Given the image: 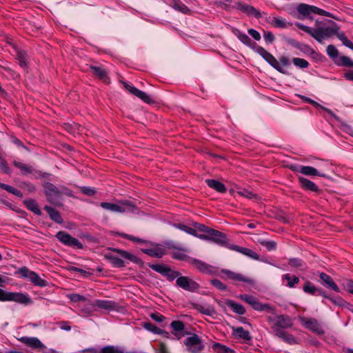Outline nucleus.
I'll list each match as a JSON object with an SVG mask.
<instances>
[{
	"label": "nucleus",
	"instance_id": "2",
	"mask_svg": "<svg viewBox=\"0 0 353 353\" xmlns=\"http://www.w3.org/2000/svg\"><path fill=\"white\" fill-rule=\"evenodd\" d=\"M296 26L298 27L300 30L304 31L305 32L309 34L311 37H312L314 39H316L319 43H322L323 39H327L332 35L337 33L339 30V27L336 24H334L332 27L327 28H318L316 29H312L308 26L303 25L300 23H296Z\"/></svg>",
	"mask_w": 353,
	"mask_h": 353
},
{
	"label": "nucleus",
	"instance_id": "30",
	"mask_svg": "<svg viewBox=\"0 0 353 353\" xmlns=\"http://www.w3.org/2000/svg\"><path fill=\"white\" fill-rule=\"evenodd\" d=\"M193 307L198 310L199 312L208 316H212L215 313V310L212 306L205 307L201 304L194 303Z\"/></svg>",
	"mask_w": 353,
	"mask_h": 353
},
{
	"label": "nucleus",
	"instance_id": "58",
	"mask_svg": "<svg viewBox=\"0 0 353 353\" xmlns=\"http://www.w3.org/2000/svg\"><path fill=\"white\" fill-rule=\"evenodd\" d=\"M17 272L22 277L30 279V277L31 276V274L33 273V271L30 270L26 267H22V268L19 269Z\"/></svg>",
	"mask_w": 353,
	"mask_h": 353
},
{
	"label": "nucleus",
	"instance_id": "19",
	"mask_svg": "<svg viewBox=\"0 0 353 353\" xmlns=\"http://www.w3.org/2000/svg\"><path fill=\"white\" fill-rule=\"evenodd\" d=\"M190 263L194 265L199 271L203 273H212L213 267L199 259H192Z\"/></svg>",
	"mask_w": 353,
	"mask_h": 353
},
{
	"label": "nucleus",
	"instance_id": "42",
	"mask_svg": "<svg viewBox=\"0 0 353 353\" xmlns=\"http://www.w3.org/2000/svg\"><path fill=\"white\" fill-rule=\"evenodd\" d=\"M148 267L163 276H164L168 268V266L165 264H148Z\"/></svg>",
	"mask_w": 353,
	"mask_h": 353
},
{
	"label": "nucleus",
	"instance_id": "15",
	"mask_svg": "<svg viewBox=\"0 0 353 353\" xmlns=\"http://www.w3.org/2000/svg\"><path fill=\"white\" fill-rule=\"evenodd\" d=\"M13 47L16 52V59L18 60L20 67L26 69L29 64L28 54L26 51L17 48L15 46H13Z\"/></svg>",
	"mask_w": 353,
	"mask_h": 353
},
{
	"label": "nucleus",
	"instance_id": "26",
	"mask_svg": "<svg viewBox=\"0 0 353 353\" xmlns=\"http://www.w3.org/2000/svg\"><path fill=\"white\" fill-rule=\"evenodd\" d=\"M25 206L33 213L37 215H41L42 212L37 201L34 199H27L23 201Z\"/></svg>",
	"mask_w": 353,
	"mask_h": 353
},
{
	"label": "nucleus",
	"instance_id": "1",
	"mask_svg": "<svg viewBox=\"0 0 353 353\" xmlns=\"http://www.w3.org/2000/svg\"><path fill=\"white\" fill-rule=\"evenodd\" d=\"M293 325L292 319L286 314H281L274 318V323L271 326V330L274 336L280 338L286 343L294 345L297 340L291 334L284 331V329L292 327Z\"/></svg>",
	"mask_w": 353,
	"mask_h": 353
},
{
	"label": "nucleus",
	"instance_id": "5",
	"mask_svg": "<svg viewBox=\"0 0 353 353\" xmlns=\"http://www.w3.org/2000/svg\"><path fill=\"white\" fill-rule=\"evenodd\" d=\"M198 238L202 240L211 241L221 245H225L228 243L226 235L214 229L210 228L207 234H199Z\"/></svg>",
	"mask_w": 353,
	"mask_h": 353
},
{
	"label": "nucleus",
	"instance_id": "13",
	"mask_svg": "<svg viewBox=\"0 0 353 353\" xmlns=\"http://www.w3.org/2000/svg\"><path fill=\"white\" fill-rule=\"evenodd\" d=\"M221 272L228 278L234 281H242L249 284H252L253 283L252 279L245 277L241 274L236 273L229 270H222Z\"/></svg>",
	"mask_w": 353,
	"mask_h": 353
},
{
	"label": "nucleus",
	"instance_id": "34",
	"mask_svg": "<svg viewBox=\"0 0 353 353\" xmlns=\"http://www.w3.org/2000/svg\"><path fill=\"white\" fill-rule=\"evenodd\" d=\"M172 6L176 10H178L183 14H189L190 9L179 0H174L172 3Z\"/></svg>",
	"mask_w": 353,
	"mask_h": 353
},
{
	"label": "nucleus",
	"instance_id": "33",
	"mask_svg": "<svg viewBox=\"0 0 353 353\" xmlns=\"http://www.w3.org/2000/svg\"><path fill=\"white\" fill-rule=\"evenodd\" d=\"M212 348L216 353H234L232 349L219 343H214Z\"/></svg>",
	"mask_w": 353,
	"mask_h": 353
},
{
	"label": "nucleus",
	"instance_id": "51",
	"mask_svg": "<svg viewBox=\"0 0 353 353\" xmlns=\"http://www.w3.org/2000/svg\"><path fill=\"white\" fill-rule=\"evenodd\" d=\"M239 298L241 300L246 302L248 304L250 305L252 307H253V304H254L255 301H256V299L254 296L248 294H241L239 295Z\"/></svg>",
	"mask_w": 353,
	"mask_h": 353
},
{
	"label": "nucleus",
	"instance_id": "52",
	"mask_svg": "<svg viewBox=\"0 0 353 353\" xmlns=\"http://www.w3.org/2000/svg\"><path fill=\"white\" fill-rule=\"evenodd\" d=\"M292 62L296 66L301 68H306L309 65V63L305 59L301 58H294Z\"/></svg>",
	"mask_w": 353,
	"mask_h": 353
},
{
	"label": "nucleus",
	"instance_id": "48",
	"mask_svg": "<svg viewBox=\"0 0 353 353\" xmlns=\"http://www.w3.org/2000/svg\"><path fill=\"white\" fill-rule=\"evenodd\" d=\"M288 264L294 268L301 269L305 265V263L303 260L298 258H291L288 261Z\"/></svg>",
	"mask_w": 353,
	"mask_h": 353
},
{
	"label": "nucleus",
	"instance_id": "29",
	"mask_svg": "<svg viewBox=\"0 0 353 353\" xmlns=\"http://www.w3.org/2000/svg\"><path fill=\"white\" fill-rule=\"evenodd\" d=\"M234 334L238 338L244 339L245 341L251 340L252 337L248 330H244L243 327H238L233 329Z\"/></svg>",
	"mask_w": 353,
	"mask_h": 353
},
{
	"label": "nucleus",
	"instance_id": "37",
	"mask_svg": "<svg viewBox=\"0 0 353 353\" xmlns=\"http://www.w3.org/2000/svg\"><path fill=\"white\" fill-rule=\"evenodd\" d=\"M0 188L3 190H6L7 192L14 194L18 197H23V193L18 189L14 188L13 186L6 185L5 183L0 182Z\"/></svg>",
	"mask_w": 353,
	"mask_h": 353
},
{
	"label": "nucleus",
	"instance_id": "50",
	"mask_svg": "<svg viewBox=\"0 0 353 353\" xmlns=\"http://www.w3.org/2000/svg\"><path fill=\"white\" fill-rule=\"evenodd\" d=\"M270 23L272 26L276 28H285L287 27V23L283 19H279L278 17H274Z\"/></svg>",
	"mask_w": 353,
	"mask_h": 353
},
{
	"label": "nucleus",
	"instance_id": "28",
	"mask_svg": "<svg viewBox=\"0 0 353 353\" xmlns=\"http://www.w3.org/2000/svg\"><path fill=\"white\" fill-rule=\"evenodd\" d=\"M112 250L114 252L118 253L122 258L126 259L130 261L138 263L139 259L134 255L129 253L128 252L118 249V248H112Z\"/></svg>",
	"mask_w": 353,
	"mask_h": 353
},
{
	"label": "nucleus",
	"instance_id": "14",
	"mask_svg": "<svg viewBox=\"0 0 353 353\" xmlns=\"http://www.w3.org/2000/svg\"><path fill=\"white\" fill-rule=\"evenodd\" d=\"M19 341L33 349L41 350L44 347L43 344L36 337L23 336Z\"/></svg>",
	"mask_w": 353,
	"mask_h": 353
},
{
	"label": "nucleus",
	"instance_id": "27",
	"mask_svg": "<svg viewBox=\"0 0 353 353\" xmlns=\"http://www.w3.org/2000/svg\"><path fill=\"white\" fill-rule=\"evenodd\" d=\"M225 304L238 314L243 315L246 312L245 307L241 304L237 303L232 300H227Z\"/></svg>",
	"mask_w": 353,
	"mask_h": 353
},
{
	"label": "nucleus",
	"instance_id": "60",
	"mask_svg": "<svg viewBox=\"0 0 353 353\" xmlns=\"http://www.w3.org/2000/svg\"><path fill=\"white\" fill-rule=\"evenodd\" d=\"M0 169L3 173L10 174V169L8 167L6 160L3 157L0 159Z\"/></svg>",
	"mask_w": 353,
	"mask_h": 353
},
{
	"label": "nucleus",
	"instance_id": "22",
	"mask_svg": "<svg viewBox=\"0 0 353 353\" xmlns=\"http://www.w3.org/2000/svg\"><path fill=\"white\" fill-rule=\"evenodd\" d=\"M90 68L92 70L93 74L99 79L105 83L109 82V77L105 69L94 65H90Z\"/></svg>",
	"mask_w": 353,
	"mask_h": 353
},
{
	"label": "nucleus",
	"instance_id": "43",
	"mask_svg": "<svg viewBox=\"0 0 353 353\" xmlns=\"http://www.w3.org/2000/svg\"><path fill=\"white\" fill-rule=\"evenodd\" d=\"M236 35L238 39L246 46L252 47V46L256 45L255 43L252 42V40L247 34L238 31V34Z\"/></svg>",
	"mask_w": 353,
	"mask_h": 353
},
{
	"label": "nucleus",
	"instance_id": "3",
	"mask_svg": "<svg viewBox=\"0 0 353 353\" xmlns=\"http://www.w3.org/2000/svg\"><path fill=\"white\" fill-rule=\"evenodd\" d=\"M43 186L48 201L55 205L61 206L62 205L61 200L63 193H65L68 196L72 195L70 191L64 186H62L59 190L50 182H46Z\"/></svg>",
	"mask_w": 353,
	"mask_h": 353
},
{
	"label": "nucleus",
	"instance_id": "57",
	"mask_svg": "<svg viewBox=\"0 0 353 353\" xmlns=\"http://www.w3.org/2000/svg\"><path fill=\"white\" fill-rule=\"evenodd\" d=\"M327 53L331 58H336L339 55V51L333 45H329L327 47Z\"/></svg>",
	"mask_w": 353,
	"mask_h": 353
},
{
	"label": "nucleus",
	"instance_id": "20",
	"mask_svg": "<svg viewBox=\"0 0 353 353\" xmlns=\"http://www.w3.org/2000/svg\"><path fill=\"white\" fill-rule=\"evenodd\" d=\"M321 280L323 281V285L327 288H330L336 292H339L340 290L338 285L335 283L332 278L326 273L321 272L319 274Z\"/></svg>",
	"mask_w": 353,
	"mask_h": 353
},
{
	"label": "nucleus",
	"instance_id": "46",
	"mask_svg": "<svg viewBox=\"0 0 353 353\" xmlns=\"http://www.w3.org/2000/svg\"><path fill=\"white\" fill-rule=\"evenodd\" d=\"M119 236L137 243H145L147 241L125 233H117Z\"/></svg>",
	"mask_w": 353,
	"mask_h": 353
},
{
	"label": "nucleus",
	"instance_id": "36",
	"mask_svg": "<svg viewBox=\"0 0 353 353\" xmlns=\"http://www.w3.org/2000/svg\"><path fill=\"white\" fill-rule=\"evenodd\" d=\"M30 281L34 283L35 285L39 286V287H46L47 285V282L44 279H42L38 274L33 272V273L31 274V276L29 279Z\"/></svg>",
	"mask_w": 353,
	"mask_h": 353
},
{
	"label": "nucleus",
	"instance_id": "18",
	"mask_svg": "<svg viewBox=\"0 0 353 353\" xmlns=\"http://www.w3.org/2000/svg\"><path fill=\"white\" fill-rule=\"evenodd\" d=\"M299 182L300 183L301 187L307 191H311L319 193L320 190L318 186L312 181L304 178L303 176H299Z\"/></svg>",
	"mask_w": 353,
	"mask_h": 353
},
{
	"label": "nucleus",
	"instance_id": "24",
	"mask_svg": "<svg viewBox=\"0 0 353 353\" xmlns=\"http://www.w3.org/2000/svg\"><path fill=\"white\" fill-rule=\"evenodd\" d=\"M205 183L210 188L215 190L216 191H217L219 192L225 193L227 191V188L225 186V185L223 183H221L217 180L206 179Z\"/></svg>",
	"mask_w": 353,
	"mask_h": 353
},
{
	"label": "nucleus",
	"instance_id": "44",
	"mask_svg": "<svg viewBox=\"0 0 353 353\" xmlns=\"http://www.w3.org/2000/svg\"><path fill=\"white\" fill-rule=\"evenodd\" d=\"M305 325L310 330L317 332L319 329V323L314 319H309L304 321Z\"/></svg>",
	"mask_w": 353,
	"mask_h": 353
},
{
	"label": "nucleus",
	"instance_id": "39",
	"mask_svg": "<svg viewBox=\"0 0 353 353\" xmlns=\"http://www.w3.org/2000/svg\"><path fill=\"white\" fill-rule=\"evenodd\" d=\"M283 279L288 281L287 286L294 288L296 284L299 283V278L296 276H291L290 274L283 275Z\"/></svg>",
	"mask_w": 353,
	"mask_h": 353
},
{
	"label": "nucleus",
	"instance_id": "59",
	"mask_svg": "<svg viewBox=\"0 0 353 353\" xmlns=\"http://www.w3.org/2000/svg\"><path fill=\"white\" fill-rule=\"evenodd\" d=\"M211 284L216 288L222 291L226 290L227 289V286L219 279H214L211 280Z\"/></svg>",
	"mask_w": 353,
	"mask_h": 353
},
{
	"label": "nucleus",
	"instance_id": "35",
	"mask_svg": "<svg viewBox=\"0 0 353 353\" xmlns=\"http://www.w3.org/2000/svg\"><path fill=\"white\" fill-rule=\"evenodd\" d=\"M105 259L110 261L114 267L116 268H123L125 266L124 261L117 256L112 254H106Z\"/></svg>",
	"mask_w": 353,
	"mask_h": 353
},
{
	"label": "nucleus",
	"instance_id": "61",
	"mask_svg": "<svg viewBox=\"0 0 353 353\" xmlns=\"http://www.w3.org/2000/svg\"><path fill=\"white\" fill-rule=\"evenodd\" d=\"M341 65L345 67L353 68V61L346 56L340 57Z\"/></svg>",
	"mask_w": 353,
	"mask_h": 353
},
{
	"label": "nucleus",
	"instance_id": "38",
	"mask_svg": "<svg viewBox=\"0 0 353 353\" xmlns=\"http://www.w3.org/2000/svg\"><path fill=\"white\" fill-rule=\"evenodd\" d=\"M174 226L182 230V231H184L185 232L189 234H191L192 236H196L198 237V236H199V234H198L196 232V230L195 229H193V228H191V227H189L185 224H183V223H177V224H175Z\"/></svg>",
	"mask_w": 353,
	"mask_h": 353
},
{
	"label": "nucleus",
	"instance_id": "41",
	"mask_svg": "<svg viewBox=\"0 0 353 353\" xmlns=\"http://www.w3.org/2000/svg\"><path fill=\"white\" fill-rule=\"evenodd\" d=\"M336 36L342 41L343 44L353 50V43L347 39L343 32H339L336 34Z\"/></svg>",
	"mask_w": 353,
	"mask_h": 353
},
{
	"label": "nucleus",
	"instance_id": "7",
	"mask_svg": "<svg viewBox=\"0 0 353 353\" xmlns=\"http://www.w3.org/2000/svg\"><path fill=\"white\" fill-rule=\"evenodd\" d=\"M297 11L299 14L303 16H308L311 13L317 14L319 15L333 17L331 13L322 10L314 6H310L305 3H301L297 7Z\"/></svg>",
	"mask_w": 353,
	"mask_h": 353
},
{
	"label": "nucleus",
	"instance_id": "6",
	"mask_svg": "<svg viewBox=\"0 0 353 353\" xmlns=\"http://www.w3.org/2000/svg\"><path fill=\"white\" fill-rule=\"evenodd\" d=\"M57 239L65 245L75 248L77 249H83L82 243L76 238L72 236L64 231H59L56 234Z\"/></svg>",
	"mask_w": 353,
	"mask_h": 353
},
{
	"label": "nucleus",
	"instance_id": "62",
	"mask_svg": "<svg viewBox=\"0 0 353 353\" xmlns=\"http://www.w3.org/2000/svg\"><path fill=\"white\" fill-rule=\"evenodd\" d=\"M330 300L336 305L345 306L347 302L341 296H337L335 297L330 296Z\"/></svg>",
	"mask_w": 353,
	"mask_h": 353
},
{
	"label": "nucleus",
	"instance_id": "11",
	"mask_svg": "<svg viewBox=\"0 0 353 353\" xmlns=\"http://www.w3.org/2000/svg\"><path fill=\"white\" fill-rule=\"evenodd\" d=\"M121 205L108 203V202H101L100 203V206L107 210H110L111 212L123 213L126 211L127 208H134V205L132 204V203L129 201H125L122 202Z\"/></svg>",
	"mask_w": 353,
	"mask_h": 353
},
{
	"label": "nucleus",
	"instance_id": "16",
	"mask_svg": "<svg viewBox=\"0 0 353 353\" xmlns=\"http://www.w3.org/2000/svg\"><path fill=\"white\" fill-rule=\"evenodd\" d=\"M170 327L172 328V333L180 339L185 335L183 333L185 330V324L181 321H173L170 323Z\"/></svg>",
	"mask_w": 353,
	"mask_h": 353
},
{
	"label": "nucleus",
	"instance_id": "49",
	"mask_svg": "<svg viewBox=\"0 0 353 353\" xmlns=\"http://www.w3.org/2000/svg\"><path fill=\"white\" fill-rule=\"evenodd\" d=\"M299 97L301 99H303L304 101H305V102H307V103H310V104H311V105H314V106H315V107H319V108H322V109L325 110L326 112H327L329 114H333V112H332L330 110L327 109V108H324V107L321 106L320 104H319V103H318L317 102H316L315 101H314V100H312V99H310V98H308V97H307L303 96V95H299Z\"/></svg>",
	"mask_w": 353,
	"mask_h": 353
},
{
	"label": "nucleus",
	"instance_id": "12",
	"mask_svg": "<svg viewBox=\"0 0 353 353\" xmlns=\"http://www.w3.org/2000/svg\"><path fill=\"white\" fill-rule=\"evenodd\" d=\"M235 7L237 10L246 13L248 16H254L256 19H260L262 17L260 11L252 6L242 2H237L235 3Z\"/></svg>",
	"mask_w": 353,
	"mask_h": 353
},
{
	"label": "nucleus",
	"instance_id": "54",
	"mask_svg": "<svg viewBox=\"0 0 353 353\" xmlns=\"http://www.w3.org/2000/svg\"><path fill=\"white\" fill-rule=\"evenodd\" d=\"M143 327L148 331H150L154 334H159L161 328L157 327L154 324L150 322H145L143 324Z\"/></svg>",
	"mask_w": 353,
	"mask_h": 353
},
{
	"label": "nucleus",
	"instance_id": "4",
	"mask_svg": "<svg viewBox=\"0 0 353 353\" xmlns=\"http://www.w3.org/2000/svg\"><path fill=\"white\" fill-rule=\"evenodd\" d=\"M0 301H14L24 305H29L32 303L27 294L7 292L1 288H0Z\"/></svg>",
	"mask_w": 353,
	"mask_h": 353
},
{
	"label": "nucleus",
	"instance_id": "53",
	"mask_svg": "<svg viewBox=\"0 0 353 353\" xmlns=\"http://www.w3.org/2000/svg\"><path fill=\"white\" fill-rule=\"evenodd\" d=\"M192 226L194 227L193 229L196 230V232L197 230L200 231V232H203L205 233V234H207L209 230L210 229V228H209L208 226H207L204 224L197 223V222H194L192 223Z\"/></svg>",
	"mask_w": 353,
	"mask_h": 353
},
{
	"label": "nucleus",
	"instance_id": "40",
	"mask_svg": "<svg viewBox=\"0 0 353 353\" xmlns=\"http://www.w3.org/2000/svg\"><path fill=\"white\" fill-rule=\"evenodd\" d=\"M252 308L256 311H264L268 310V312H272L274 310V308L270 307L269 304L267 303H261L257 299L255 301L254 304H253Z\"/></svg>",
	"mask_w": 353,
	"mask_h": 353
},
{
	"label": "nucleus",
	"instance_id": "31",
	"mask_svg": "<svg viewBox=\"0 0 353 353\" xmlns=\"http://www.w3.org/2000/svg\"><path fill=\"white\" fill-rule=\"evenodd\" d=\"M13 165L21 170L22 174H30L33 172V168L31 165L24 164L17 161H13Z\"/></svg>",
	"mask_w": 353,
	"mask_h": 353
},
{
	"label": "nucleus",
	"instance_id": "45",
	"mask_svg": "<svg viewBox=\"0 0 353 353\" xmlns=\"http://www.w3.org/2000/svg\"><path fill=\"white\" fill-rule=\"evenodd\" d=\"M181 275L179 272L172 270L170 267L168 268L164 276L167 280L172 281L177 279Z\"/></svg>",
	"mask_w": 353,
	"mask_h": 353
},
{
	"label": "nucleus",
	"instance_id": "47",
	"mask_svg": "<svg viewBox=\"0 0 353 353\" xmlns=\"http://www.w3.org/2000/svg\"><path fill=\"white\" fill-rule=\"evenodd\" d=\"M303 290L305 293L314 295L318 289L310 281H306L303 285Z\"/></svg>",
	"mask_w": 353,
	"mask_h": 353
},
{
	"label": "nucleus",
	"instance_id": "21",
	"mask_svg": "<svg viewBox=\"0 0 353 353\" xmlns=\"http://www.w3.org/2000/svg\"><path fill=\"white\" fill-rule=\"evenodd\" d=\"M95 305L101 309L107 310H115L118 307V304L110 300H96Z\"/></svg>",
	"mask_w": 353,
	"mask_h": 353
},
{
	"label": "nucleus",
	"instance_id": "64",
	"mask_svg": "<svg viewBox=\"0 0 353 353\" xmlns=\"http://www.w3.org/2000/svg\"><path fill=\"white\" fill-rule=\"evenodd\" d=\"M150 316L152 320L158 323H161L165 319V317L159 312L151 313Z\"/></svg>",
	"mask_w": 353,
	"mask_h": 353
},
{
	"label": "nucleus",
	"instance_id": "9",
	"mask_svg": "<svg viewBox=\"0 0 353 353\" xmlns=\"http://www.w3.org/2000/svg\"><path fill=\"white\" fill-rule=\"evenodd\" d=\"M176 283L179 288L192 292L198 290L200 288L198 283L185 276H179L176 279Z\"/></svg>",
	"mask_w": 353,
	"mask_h": 353
},
{
	"label": "nucleus",
	"instance_id": "8",
	"mask_svg": "<svg viewBox=\"0 0 353 353\" xmlns=\"http://www.w3.org/2000/svg\"><path fill=\"white\" fill-rule=\"evenodd\" d=\"M256 52L260 54L272 67L276 69L281 73L285 74V72L283 70L282 67L280 66L279 61L276 59V58L268 52L265 49H264L261 46H257L256 49Z\"/></svg>",
	"mask_w": 353,
	"mask_h": 353
},
{
	"label": "nucleus",
	"instance_id": "10",
	"mask_svg": "<svg viewBox=\"0 0 353 353\" xmlns=\"http://www.w3.org/2000/svg\"><path fill=\"white\" fill-rule=\"evenodd\" d=\"M184 343L192 353H199L204 348L201 338L196 334L188 337Z\"/></svg>",
	"mask_w": 353,
	"mask_h": 353
},
{
	"label": "nucleus",
	"instance_id": "63",
	"mask_svg": "<svg viewBox=\"0 0 353 353\" xmlns=\"http://www.w3.org/2000/svg\"><path fill=\"white\" fill-rule=\"evenodd\" d=\"M343 289L353 294V281L347 279L343 283Z\"/></svg>",
	"mask_w": 353,
	"mask_h": 353
},
{
	"label": "nucleus",
	"instance_id": "17",
	"mask_svg": "<svg viewBox=\"0 0 353 353\" xmlns=\"http://www.w3.org/2000/svg\"><path fill=\"white\" fill-rule=\"evenodd\" d=\"M228 248L230 250L239 252L251 259H253L255 260L259 259V255L256 252H254L253 250H252L249 248L241 247V246L236 245H229Z\"/></svg>",
	"mask_w": 353,
	"mask_h": 353
},
{
	"label": "nucleus",
	"instance_id": "55",
	"mask_svg": "<svg viewBox=\"0 0 353 353\" xmlns=\"http://www.w3.org/2000/svg\"><path fill=\"white\" fill-rule=\"evenodd\" d=\"M101 353H123V352L117 347L108 345L103 347L101 350Z\"/></svg>",
	"mask_w": 353,
	"mask_h": 353
},
{
	"label": "nucleus",
	"instance_id": "32",
	"mask_svg": "<svg viewBox=\"0 0 353 353\" xmlns=\"http://www.w3.org/2000/svg\"><path fill=\"white\" fill-rule=\"evenodd\" d=\"M141 251L150 256L161 258L165 254L163 249H141Z\"/></svg>",
	"mask_w": 353,
	"mask_h": 353
},
{
	"label": "nucleus",
	"instance_id": "23",
	"mask_svg": "<svg viewBox=\"0 0 353 353\" xmlns=\"http://www.w3.org/2000/svg\"><path fill=\"white\" fill-rule=\"evenodd\" d=\"M44 210L48 212L50 219L54 222L57 223H62L63 222L60 212L54 208L48 205H46L44 207Z\"/></svg>",
	"mask_w": 353,
	"mask_h": 353
},
{
	"label": "nucleus",
	"instance_id": "56",
	"mask_svg": "<svg viewBox=\"0 0 353 353\" xmlns=\"http://www.w3.org/2000/svg\"><path fill=\"white\" fill-rule=\"evenodd\" d=\"M260 243L265 247L268 251L274 250L276 248V243L273 241H262Z\"/></svg>",
	"mask_w": 353,
	"mask_h": 353
},
{
	"label": "nucleus",
	"instance_id": "25",
	"mask_svg": "<svg viewBox=\"0 0 353 353\" xmlns=\"http://www.w3.org/2000/svg\"><path fill=\"white\" fill-rule=\"evenodd\" d=\"M300 173L306 176H319L321 177H326L325 174L319 172L316 168L311 166H300Z\"/></svg>",
	"mask_w": 353,
	"mask_h": 353
}]
</instances>
